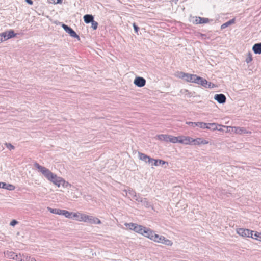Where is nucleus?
Returning <instances> with one entry per match:
<instances>
[{
    "mask_svg": "<svg viewBox=\"0 0 261 261\" xmlns=\"http://www.w3.org/2000/svg\"><path fill=\"white\" fill-rule=\"evenodd\" d=\"M124 225L127 227V229L133 230L141 235H142L145 229V227L133 223H125Z\"/></svg>",
    "mask_w": 261,
    "mask_h": 261,
    "instance_id": "39448f33",
    "label": "nucleus"
},
{
    "mask_svg": "<svg viewBox=\"0 0 261 261\" xmlns=\"http://www.w3.org/2000/svg\"><path fill=\"white\" fill-rule=\"evenodd\" d=\"M7 147L8 148H9L10 150L13 149L14 148V146L12 145H11V144H7Z\"/></svg>",
    "mask_w": 261,
    "mask_h": 261,
    "instance_id": "c9c22d12",
    "label": "nucleus"
},
{
    "mask_svg": "<svg viewBox=\"0 0 261 261\" xmlns=\"http://www.w3.org/2000/svg\"><path fill=\"white\" fill-rule=\"evenodd\" d=\"M214 100L217 101L219 103L223 104L226 102V98L223 94H216L214 97Z\"/></svg>",
    "mask_w": 261,
    "mask_h": 261,
    "instance_id": "dca6fc26",
    "label": "nucleus"
},
{
    "mask_svg": "<svg viewBox=\"0 0 261 261\" xmlns=\"http://www.w3.org/2000/svg\"><path fill=\"white\" fill-rule=\"evenodd\" d=\"M135 200L138 201L139 203H140L142 205L145 206V207L148 208L151 206L150 203L148 202L146 198L137 197L135 199Z\"/></svg>",
    "mask_w": 261,
    "mask_h": 261,
    "instance_id": "f3484780",
    "label": "nucleus"
},
{
    "mask_svg": "<svg viewBox=\"0 0 261 261\" xmlns=\"http://www.w3.org/2000/svg\"><path fill=\"white\" fill-rule=\"evenodd\" d=\"M217 129L220 130V131H223V129H221V128H218Z\"/></svg>",
    "mask_w": 261,
    "mask_h": 261,
    "instance_id": "37998d69",
    "label": "nucleus"
},
{
    "mask_svg": "<svg viewBox=\"0 0 261 261\" xmlns=\"http://www.w3.org/2000/svg\"><path fill=\"white\" fill-rule=\"evenodd\" d=\"M203 80L205 82L203 83H204L203 84H200V85L201 86L204 87L205 88L212 89V88H214L216 87V86L215 84H214L211 82H208L206 80H205L203 78Z\"/></svg>",
    "mask_w": 261,
    "mask_h": 261,
    "instance_id": "4be33fe9",
    "label": "nucleus"
},
{
    "mask_svg": "<svg viewBox=\"0 0 261 261\" xmlns=\"http://www.w3.org/2000/svg\"><path fill=\"white\" fill-rule=\"evenodd\" d=\"M236 232L242 237H248L252 238L253 231L248 229L239 228L236 229Z\"/></svg>",
    "mask_w": 261,
    "mask_h": 261,
    "instance_id": "6e6552de",
    "label": "nucleus"
},
{
    "mask_svg": "<svg viewBox=\"0 0 261 261\" xmlns=\"http://www.w3.org/2000/svg\"><path fill=\"white\" fill-rule=\"evenodd\" d=\"M150 164L152 166L154 165L157 166L159 165H164V164H168V163L165 161L161 160H155L151 159Z\"/></svg>",
    "mask_w": 261,
    "mask_h": 261,
    "instance_id": "aec40b11",
    "label": "nucleus"
},
{
    "mask_svg": "<svg viewBox=\"0 0 261 261\" xmlns=\"http://www.w3.org/2000/svg\"><path fill=\"white\" fill-rule=\"evenodd\" d=\"M177 1L178 0H173V2H174L175 4H177Z\"/></svg>",
    "mask_w": 261,
    "mask_h": 261,
    "instance_id": "79ce46f5",
    "label": "nucleus"
},
{
    "mask_svg": "<svg viewBox=\"0 0 261 261\" xmlns=\"http://www.w3.org/2000/svg\"><path fill=\"white\" fill-rule=\"evenodd\" d=\"M252 60V55L250 53H248L247 55V57L245 60L246 63H249Z\"/></svg>",
    "mask_w": 261,
    "mask_h": 261,
    "instance_id": "7c9ffc66",
    "label": "nucleus"
},
{
    "mask_svg": "<svg viewBox=\"0 0 261 261\" xmlns=\"http://www.w3.org/2000/svg\"><path fill=\"white\" fill-rule=\"evenodd\" d=\"M169 142L175 144V143H180V135L178 136H174L172 135H170Z\"/></svg>",
    "mask_w": 261,
    "mask_h": 261,
    "instance_id": "b1692460",
    "label": "nucleus"
},
{
    "mask_svg": "<svg viewBox=\"0 0 261 261\" xmlns=\"http://www.w3.org/2000/svg\"><path fill=\"white\" fill-rule=\"evenodd\" d=\"M252 50L255 54H261V43L255 44L252 47Z\"/></svg>",
    "mask_w": 261,
    "mask_h": 261,
    "instance_id": "5701e85b",
    "label": "nucleus"
},
{
    "mask_svg": "<svg viewBox=\"0 0 261 261\" xmlns=\"http://www.w3.org/2000/svg\"><path fill=\"white\" fill-rule=\"evenodd\" d=\"M35 167L38 171L49 181L51 182L58 188H62L63 189H70L71 185L68 182L65 181L63 178L58 176L56 174L52 173L49 170L44 167L39 165L38 164H35Z\"/></svg>",
    "mask_w": 261,
    "mask_h": 261,
    "instance_id": "f257e3e1",
    "label": "nucleus"
},
{
    "mask_svg": "<svg viewBox=\"0 0 261 261\" xmlns=\"http://www.w3.org/2000/svg\"><path fill=\"white\" fill-rule=\"evenodd\" d=\"M186 123L189 125H190L192 127L195 126L199 127L201 128H211L209 126H216L217 124L215 123H206L202 122H186Z\"/></svg>",
    "mask_w": 261,
    "mask_h": 261,
    "instance_id": "423d86ee",
    "label": "nucleus"
},
{
    "mask_svg": "<svg viewBox=\"0 0 261 261\" xmlns=\"http://www.w3.org/2000/svg\"><path fill=\"white\" fill-rule=\"evenodd\" d=\"M1 188L6 189L9 191H13L15 189V187L12 184L2 182Z\"/></svg>",
    "mask_w": 261,
    "mask_h": 261,
    "instance_id": "412c9836",
    "label": "nucleus"
},
{
    "mask_svg": "<svg viewBox=\"0 0 261 261\" xmlns=\"http://www.w3.org/2000/svg\"><path fill=\"white\" fill-rule=\"evenodd\" d=\"M6 255L10 258L13 259H16V258L17 257V255H16L15 253H14L13 252H7L6 254Z\"/></svg>",
    "mask_w": 261,
    "mask_h": 261,
    "instance_id": "c756f323",
    "label": "nucleus"
},
{
    "mask_svg": "<svg viewBox=\"0 0 261 261\" xmlns=\"http://www.w3.org/2000/svg\"><path fill=\"white\" fill-rule=\"evenodd\" d=\"M226 128V132L228 133H235L237 134H241L243 133H248L243 127H232L228 126H222Z\"/></svg>",
    "mask_w": 261,
    "mask_h": 261,
    "instance_id": "0eeeda50",
    "label": "nucleus"
},
{
    "mask_svg": "<svg viewBox=\"0 0 261 261\" xmlns=\"http://www.w3.org/2000/svg\"><path fill=\"white\" fill-rule=\"evenodd\" d=\"M177 76L187 82L193 83L199 85L203 84V83L205 82L203 80V78L198 76L196 74H192L180 72L177 73Z\"/></svg>",
    "mask_w": 261,
    "mask_h": 261,
    "instance_id": "7ed1b4c3",
    "label": "nucleus"
},
{
    "mask_svg": "<svg viewBox=\"0 0 261 261\" xmlns=\"http://www.w3.org/2000/svg\"><path fill=\"white\" fill-rule=\"evenodd\" d=\"M72 219L79 222L88 223L91 224H100L101 221L97 217L88 215L81 212H74Z\"/></svg>",
    "mask_w": 261,
    "mask_h": 261,
    "instance_id": "f03ea898",
    "label": "nucleus"
},
{
    "mask_svg": "<svg viewBox=\"0 0 261 261\" xmlns=\"http://www.w3.org/2000/svg\"><path fill=\"white\" fill-rule=\"evenodd\" d=\"M217 125L216 126H209L210 127V129H212L213 130H216L218 129V127H217V126H222L223 125H219L218 124H216Z\"/></svg>",
    "mask_w": 261,
    "mask_h": 261,
    "instance_id": "72a5a7b5",
    "label": "nucleus"
},
{
    "mask_svg": "<svg viewBox=\"0 0 261 261\" xmlns=\"http://www.w3.org/2000/svg\"><path fill=\"white\" fill-rule=\"evenodd\" d=\"M192 138L190 136L180 135V144L185 145H192Z\"/></svg>",
    "mask_w": 261,
    "mask_h": 261,
    "instance_id": "9b49d317",
    "label": "nucleus"
},
{
    "mask_svg": "<svg viewBox=\"0 0 261 261\" xmlns=\"http://www.w3.org/2000/svg\"><path fill=\"white\" fill-rule=\"evenodd\" d=\"M16 35L17 34L14 33V31L12 30L2 33V36H3L5 41L15 37Z\"/></svg>",
    "mask_w": 261,
    "mask_h": 261,
    "instance_id": "2eb2a0df",
    "label": "nucleus"
},
{
    "mask_svg": "<svg viewBox=\"0 0 261 261\" xmlns=\"http://www.w3.org/2000/svg\"><path fill=\"white\" fill-rule=\"evenodd\" d=\"M170 135H166V134H161L155 136V139H158L160 141H164L165 142H169L170 141Z\"/></svg>",
    "mask_w": 261,
    "mask_h": 261,
    "instance_id": "6ab92c4d",
    "label": "nucleus"
},
{
    "mask_svg": "<svg viewBox=\"0 0 261 261\" xmlns=\"http://www.w3.org/2000/svg\"><path fill=\"white\" fill-rule=\"evenodd\" d=\"M190 21L196 24L206 23L208 22V19L207 18L200 17H193L191 18Z\"/></svg>",
    "mask_w": 261,
    "mask_h": 261,
    "instance_id": "4468645a",
    "label": "nucleus"
},
{
    "mask_svg": "<svg viewBox=\"0 0 261 261\" xmlns=\"http://www.w3.org/2000/svg\"><path fill=\"white\" fill-rule=\"evenodd\" d=\"M252 239L261 242V232L253 231Z\"/></svg>",
    "mask_w": 261,
    "mask_h": 261,
    "instance_id": "a878e982",
    "label": "nucleus"
},
{
    "mask_svg": "<svg viewBox=\"0 0 261 261\" xmlns=\"http://www.w3.org/2000/svg\"><path fill=\"white\" fill-rule=\"evenodd\" d=\"M2 182H0V188H1Z\"/></svg>",
    "mask_w": 261,
    "mask_h": 261,
    "instance_id": "c03bdc74",
    "label": "nucleus"
},
{
    "mask_svg": "<svg viewBox=\"0 0 261 261\" xmlns=\"http://www.w3.org/2000/svg\"><path fill=\"white\" fill-rule=\"evenodd\" d=\"M98 23L97 22L93 20L91 22V27L94 30H96L97 28Z\"/></svg>",
    "mask_w": 261,
    "mask_h": 261,
    "instance_id": "2f4dec72",
    "label": "nucleus"
},
{
    "mask_svg": "<svg viewBox=\"0 0 261 261\" xmlns=\"http://www.w3.org/2000/svg\"><path fill=\"white\" fill-rule=\"evenodd\" d=\"M26 2L28 3L30 5L33 4V2L32 0H25Z\"/></svg>",
    "mask_w": 261,
    "mask_h": 261,
    "instance_id": "ea45409f",
    "label": "nucleus"
},
{
    "mask_svg": "<svg viewBox=\"0 0 261 261\" xmlns=\"http://www.w3.org/2000/svg\"><path fill=\"white\" fill-rule=\"evenodd\" d=\"M48 211H49L50 213L53 214H57L59 215H61L62 210L58 209V208H51L50 207H47Z\"/></svg>",
    "mask_w": 261,
    "mask_h": 261,
    "instance_id": "bb28decb",
    "label": "nucleus"
},
{
    "mask_svg": "<svg viewBox=\"0 0 261 261\" xmlns=\"http://www.w3.org/2000/svg\"><path fill=\"white\" fill-rule=\"evenodd\" d=\"M84 20L85 23H89L93 20V17L91 15L87 14L84 16Z\"/></svg>",
    "mask_w": 261,
    "mask_h": 261,
    "instance_id": "cd10ccee",
    "label": "nucleus"
},
{
    "mask_svg": "<svg viewBox=\"0 0 261 261\" xmlns=\"http://www.w3.org/2000/svg\"><path fill=\"white\" fill-rule=\"evenodd\" d=\"M208 144V141L203 138L197 137L192 138V145L201 146Z\"/></svg>",
    "mask_w": 261,
    "mask_h": 261,
    "instance_id": "1a4fd4ad",
    "label": "nucleus"
},
{
    "mask_svg": "<svg viewBox=\"0 0 261 261\" xmlns=\"http://www.w3.org/2000/svg\"><path fill=\"white\" fill-rule=\"evenodd\" d=\"M133 27H134L135 32L138 33L139 28L137 25H136V24L135 23L133 24Z\"/></svg>",
    "mask_w": 261,
    "mask_h": 261,
    "instance_id": "e433bc0d",
    "label": "nucleus"
},
{
    "mask_svg": "<svg viewBox=\"0 0 261 261\" xmlns=\"http://www.w3.org/2000/svg\"><path fill=\"white\" fill-rule=\"evenodd\" d=\"M62 27L71 37L76 38L78 40H80V37L72 29L65 24H62Z\"/></svg>",
    "mask_w": 261,
    "mask_h": 261,
    "instance_id": "9d476101",
    "label": "nucleus"
},
{
    "mask_svg": "<svg viewBox=\"0 0 261 261\" xmlns=\"http://www.w3.org/2000/svg\"><path fill=\"white\" fill-rule=\"evenodd\" d=\"M153 241L155 243L163 244L167 246H171L173 245V242L171 240L163 236L155 234Z\"/></svg>",
    "mask_w": 261,
    "mask_h": 261,
    "instance_id": "20e7f679",
    "label": "nucleus"
},
{
    "mask_svg": "<svg viewBox=\"0 0 261 261\" xmlns=\"http://www.w3.org/2000/svg\"><path fill=\"white\" fill-rule=\"evenodd\" d=\"M134 84L138 87H142L145 85L146 80L142 77L136 76L134 79Z\"/></svg>",
    "mask_w": 261,
    "mask_h": 261,
    "instance_id": "f8f14e48",
    "label": "nucleus"
},
{
    "mask_svg": "<svg viewBox=\"0 0 261 261\" xmlns=\"http://www.w3.org/2000/svg\"><path fill=\"white\" fill-rule=\"evenodd\" d=\"M234 23V19H231L229 21H227V22L225 23H223L221 26V28L222 29H225L226 28V27L229 26L230 25L233 24Z\"/></svg>",
    "mask_w": 261,
    "mask_h": 261,
    "instance_id": "c85d7f7f",
    "label": "nucleus"
},
{
    "mask_svg": "<svg viewBox=\"0 0 261 261\" xmlns=\"http://www.w3.org/2000/svg\"><path fill=\"white\" fill-rule=\"evenodd\" d=\"M155 234V233L152 230L145 227L142 236L149 239L151 241H153Z\"/></svg>",
    "mask_w": 261,
    "mask_h": 261,
    "instance_id": "ddd939ff",
    "label": "nucleus"
},
{
    "mask_svg": "<svg viewBox=\"0 0 261 261\" xmlns=\"http://www.w3.org/2000/svg\"><path fill=\"white\" fill-rule=\"evenodd\" d=\"M138 158L140 160H142L145 162V163H148L149 164L152 159L150 158L149 156L140 152L138 153Z\"/></svg>",
    "mask_w": 261,
    "mask_h": 261,
    "instance_id": "a211bd4d",
    "label": "nucleus"
},
{
    "mask_svg": "<svg viewBox=\"0 0 261 261\" xmlns=\"http://www.w3.org/2000/svg\"><path fill=\"white\" fill-rule=\"evenodd\" d=\"M73 213L74 212H71L66 210H62L61 215L65 216V217L67 218L72 219Z\"/></svg>",
    "mask_w": 261,
    "mask_h": 261,
    "instance_id": "393cba45",
    "label": "nucleus"
},
{
    "mask_svg": "<svg viewBox=\"0 0 261 261\" xmlns=\"http://www.w3.org/2000/svg\"><path fill=\"white\" fill-rule=\"evenodd\" d=\"M17 223H18V222L16 220H13L11 222L10 225L12 226H14Z\"/></svg>",
    "mask_w": 261,
    "mask_h": 261,
    "instance_id": "f704fd0d",
    "label": "nucleus"
},
{
    "mask_svg": "<svg viewBox=\"0 0 261 261\" xmlns=\"http://www.w3.org/2000/svg\"><path fill=\"white\" fill-rule=\"evenodd\" d=\"M62 1V0H48V2L50 3L56 4H60V3H61Z\"/></svg>",
    "mask_w": 261,
    "mask_h": 261,
    "instance_id": "473e14b6",
    "label": "nucleus"
},
{
    "mask_svg": "<svg viewBox=\"0 0 261 261\" xmlns=\"http://www.w3.org/2000/svg\"><path fill=\"white\" fill-rule=\"evenodd\" d=\"M28 261H36V260L33 258H29V260Z\"/></svg>",
    "mask_w": 261,
    "mask_h": 261,
    "instance_id": "a19ab883",
    "label": "nucleus"
},
{
    "mask_svg": "<svg viewBox=\"0 0 261 261\" xmlns=\"http://www.w3.org/2000/svg\"><path fill=\"white\" fill-rule=\"evenodd\" d=\"M71 195V197L73 198H78V196L76 195H75L74 194H73V193L72 192H71L70 193Z\"/></svg>",
    "mask_w": 261,
    "mask_h": 261,
    "instance_id": "58836bf2",
    "label": "nucleus"
},
{
    "mask_svg": "<svg viewBox=\"0 0 261 261\" xmlns=\"http://www.w3.org/2000/svg\"><path fill=\"white\" fill-rule=\"evenodd\" d=\"M5 39L3 37V36H2V33H1L0 34V43L2 42H4L5 41Z\"/></svg>",
    "mask_w": 261,
    "mask_h": 261,
    "instance_id": "4c0bfd02",
    "label": "nucleus"
}]
</instances>
